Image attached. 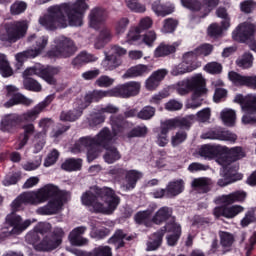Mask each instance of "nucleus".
<instances>
[{"instance_id":"50","label":"nucleus","mask_w":256,"mask_h":256,"mask_svg":"<svg viewBox=\"0 0 256 256\" xmlns=\"http://www.w3.org/2000/svg\"><path fill=\"white\" fill-rule=\"evenodd\" d=\"M220 245L224 248L231 247L235 243V236L232 233L227 231H219Z\"/></svg>"},{"instance_id":"13","label":"nucleus","mask_w":256,"mask_h":256,"mask_svg":"<svg viewBox=\"0 0 256 256\" xmlns=\"http://www.w3.org/2000/svg\"><path fill=\"white\" fill-rule=\"evenodd\" d=\"M116 97L120 99H129L130 97H137L141 93V82L130 81L124 84H119L114 87Z\"/></svg>"},{"instance_id":"23","label":"nucleus","mask_w":256,"mask_h":256,"mask_svg":"<svg viewBox=\"0 0 256 256\" xmlns=\"http://www.w3.org/2000/svg\"><path fill=\"white\" fill-rule=\"evenodd\" d=\"M227 149V147L221 145H204L199 149L198 153L204 159H213L214 157H219L222 153H227Z\"/></svg>"},{"instance_id":"25","label":"nucleus","mask_w":256,"mask_h":256,"mask_svg":"<svg viewBox=\"0 0 256 256\" xmlns=\"http://www.w3.org/2000/svg\"><path fill=\"white\" fill-rule=\"evenodd\" d=\"M164 233L167 231L168 233H172L167 236V243L170 247H174V245H177V242L179 241V238L181 237V225L172 222L166 224L165 228L162 229Z\"/></svg>"},{"instance_id":"11","label":"nucleus","mask_w":256,"mask_h":256,"mask_svg":"<svg viewBox=\"0 0 256 256\" xmlns=\"http://www.w3.org/2000/svg\"><path fill=\"white\" fill-rule=\"evenodd\" d=\"M27 21H17L9 24L6 28V34L0 36L1 41H8L9 43H16L19 39H23L27 35Z\"/></svg>"},{"instance_id":"7","label":"nucleus","mask_w":256,"mask_h":256,"mask_svg":"<svg viewBox=\"0 0 256 256\" xmlns=\"http://www.w3.org/2000/svg\"><path fill=\"white\" fill-rule=\"evenodd\" d=\"M234 103H239L244 112L241 118L242 125H256V94H238L234 98Z\"/></svg>"},{"instance_id":"34","label":"nucleus","mask_w":256,"mask_h":256,"mask_svg":"<svg viewBox=\"0 0 256 256\" xmlns=\"http://www.w3.org/2000/svg\"><path fill=\"white\" fill-rule=\"evenodd\" d=\"M179 45H180L179 42H174L173 44H166L162 42L154 50V57H167V55H171V53H175Z\"/></svg>"},{"instance_id":"41","label":"nucleus","mask_w":256,"mask_h":256,"mask_svg":"<svg viewBox=\"0 0 256 256\" xmlns=\"http://www.w3.org/2000/svg\"><path fill=\"white\" fill-rule=\"evenodd\" d=\"M19 122V116L16 114H8L2 117L1 120V130L11 131L12 127H15Z\"/></svg>"},{"instance_id":"15","label":"nucleus","mask_w":256,"mask_h":256,"mask_svg":"<svg viewBox=\"0 0 256 256\" xmlns=\"http://www.w3.org/2000/svg\"><path fill=\"white\" fill-rule=\"evenodd\" d=\"M6 91L7 96L10 97V99L4 104L5 107H13V105L19 104L29 107L35 103L33 99L27 98L20 94L15 86H6Z\"/></svg>"},{"instance_id":"44","label":"nucleus","mask_w":256,"mask_h":256,"mask_svg":"<svg viewBox=\"0 0 256 256\" xmlns=\"http://www.w3.org/2000/svg\"><path fill=\"white\" fill-rule=\"evenodd\" d=\"M0 73L2 77H11L13 75V69L9 64V60L7 59V55L0 53Z\"/></svg>"},{"instance_id":"17","label":"nucleus","mask_w":256,"mask_h":256,"mask_svg":"<svg viewBox=\"0 0 256 256\" xmlns=\"http://www.w3.org/2000/svg\"><path fill=\"white\" fill-rule=\"evenodd\" d=\"M255 31V25L249 22H244L233 30L232 39H234V41H239L240 43H245V41H249V39L253 37Z\"/></svg>"},{"instance_id":"58","label":"nucleus","mask_w":256,"mask_h":256,"mask_svg":"<svg viewBox=\"0 0 256 256\" xmlns=\"http://www.w3.org/2000/svg\"><path fill=\"white\" fill-rule=\"evenodd\" d=\"M126 5L134 13H145L147 11L145 5L139 3V0H126Z\"/></svg>"},{"instance_id":"22","label":"nucleus","mask_w":256,"mask_h":256,"mask_svg":"<svg viewBox=\"0 0 256 256\" xmlns=\"http://www.w3.org/2000/svg\"><path fill=\"white\" fill-rule=\"evenodd\" d=\"M28 43H35L34 49H30V51L34 57H38V55H41V53L45 51L47 45L49 44V37L31 34L28 36Z\"/></svg>"},{"instance_id":"33","label":"nucleus","mask_w":256,"mask_h":256,"mask_svg":"<svg viewBox=\"0 0 256 256\" xmlns=\"http://www.w3.org/2000/svg\"><path fill=\"white\" fill-rule=\"evenodd\" d=\"M211 185H213V181L207 177L194 178L191 182V187L201 193L211 191Z\"/></svg>"},{"instance_id":"48","label":"nucleus","mask_w":256,"mask_h":256,"mask_svg":"<svg viewBox=\"0 0 256 256\" xmlns=\"http://www.w3.org/2000/svg\"><path fill=\"white\" fill-rule=\"evenodd\" d=\"M233 175V170L229 169V167H222L221 170V177L218 180L219 187H226V185H230V183H233V180L231 179V176Z\"/></svg>"},{"instance_id":"37","label":"nucleus","mask_w":256,"mask_h":256,"mask_svg":"<svg viewBox=\"0 0 256 256\" xmlns=\"http://www.w3.org/2000/svg\"><path fill=\"white\" fill-rule=\"evenodd\" d=\"M220 117L226 127H235L237 122V112L231 108H225L221 111Z\"/></svg>"},{"instance_id":"5","label":"nucleus","mask_w":256,"mask_h":256,"mask_svg":"<svg viewBox=\"0 0 256 256\" xmlns=\"http://www.w3.org/2000/svg\"><path fill=\"white\" fill-rule=\"evenodd\" d=\"M64 237L65 231H63V228L56 227L50 235L45 236L42 240L41 236H38L35 232L27 233L25 240L33 246L35 251L49 253L61 246Z\"/></svg>"},{"instance_id":"38","label":"nucleus","mask_w":256,"mask_h":256,"mask_svg":"<svg viewBox=\"0 0 256 256\" xmlns=\"http://www.w3.org/2000/svg\"><path fill=\"white\" fill-rule=\"evenodd\" d=\"M139 179H141V173L135 170L129 171L122 185V189H124V191H131V189H135V185Z\"/></svg>"},{"instance_id":"64","label":"nucleus","mask_w":256,"mask_h":256,"mask_svg":"<svg viewBox=\"0 0 256 256\" xmlns=\"http://www.w3.org/2000/svg\"><path fill=\"white\" fill-rule=\"evenodd\" d=\"M142 43L147 45V47H153L155 41H157V33L155 31H148L143 37H142Z\"/></svg>"},{"instance_id":"28","label":"nucleus","mask_w":256,"mask_h":256,"mask_svg":"<svg viewBox=\"0 0 256 256\" xmlns=\"http://www.w3.org/2000/svg\"><path fill=\"white\" fill-rule=\"evenodd\" d=\"M105 58L101 65L105 71H115L117 67H121V58L111 54V52H104Z\"/></svg>"},{"instance_id":"1","label":"nucleus","mask_w":256,"mask_h":256,"mask_svg":"<svg viewBox=\"0 0 256 256\" xmlns=\"http://www.w3.org/2000/svg\"><path fill=\"white\" fill-rule=\"evenodd\" d=\"M122 121L118 118L111 119L112 131L113 134L109 131V129H102L99 134L95 138L91 137H83L80 138L73 148V153H79L81 151L87 150V159L89 163L91 161H95L99 154L101 153V148L106 149V153L104 155V161L109 165L115 163V161H119L121 159V154L117 151V148L111 147L112 143L115 141V135H117L118 131H121Z\"/></svg>"},{"instance_id":"53","label":"nucleus","mask_w":256,"mask_h":256,"mask_svg":"<svg viewBox=\"0 0 256 256\" xmlns=\"http://www.w3.org/2000/svg\"><path fill=\"white\" fill-rule=\"evenodd\" d=\"M129 19L127 17H121L115 22L114 29L116 31V35H123L127 31V27H129Z\"/></svg>"},{"instance_id":"63","label":"nucleus","mask_w":256,"mask_h":256,"mask_svg":"<svg viewBox=\"0 0 256 256\" xmlns=\"http://www.w3.org/2000/svg\"><path fill=\"white\" fill-rule=\"evenodd\" d=\"M27 9V3L23 1H16L10 7V13L12 15H21V13H25Z\"/></svg>"},{"instance_id":"3","label":"nucleus","mask_w":256,"mask_h":256,"mask_svg":"<svg viewBox=\"0 0 256 256\" xmlns=\"http://www.w3.org/2000/svg\"><path fill=\"white\" fill-rule=\"evenodd\" d=\"M81 201L82 205L89 207L94 213L113 215L121 203V198L111 188H100L83 193Z\"/></svg>"},{"instance_id":"32","label":"nucleus","mask_w":256,"mask_h":256,"mask_svg":"<svg viewBox=\"0 0 256 256\" xmlns=\"http://www.w3.org/2000/svg\"><path fill=\"white\" fill-rule=\"evenodd\" d=\"M185 189V182L183 179L174 180L166 186V197H177L181 195Z\"/></svg>"},{"instance_id":"29","label":"nucleus","mask_w":256,"mask_h":256,"mask_svg":"<svg viewBox=\"0 0 256 256\" xmlns=\"http://www.w3.org/2000/svg\"><path fill=\"white\" fill-rule=\"evenodd\" d=\"M105 19H107V13L101 9H94L89 16V25L92 29H100Z\"/></svg>"},{"instance_id":"20","label":"nucleus","mask_w":256,"mask_h":256,"mask_svg":"<svg viewBox=\"0 0 256 256\" xmlns=\"http://www.w3.org/2000/svg\"><path fill=\"white\" fill-rule=\"evenodd\" d=\"M229 80L236 86L250 87V89H256V75L254 76H243L235 71L228 73Z\"/></svg>"},{"instance_id":"26","label":"nucleus","mask_w":256,"mask_h":256,"mask_svg":"<svg viewBox=\"0 0 256 256\" xmlns=\"http://www.w3.org/2000/svg\"><path fill=\"white\" fill-rule=\"evenodd\" d=\"M151 72L149 66L145 64H139L129 68L126 73L123 74L124 79H135V77H143V75H147Z\"/></svg>"},{"instance_id":"51","label":"nucleus","mask_w":256,"mask_h":256,"mask_svg":"<svg viewBox=\"0 0 256 256\" xmlns=\"http://www.w3.org/2000/svg\"><path fill=\"white\" fill-rule=\"evenodd\" d=\"M199 54H197V51H190V52H186L184 55H183V62L186 64V65H192V67H194V70L201 67V64L200 63H197L195 61H197V56Z\"/></svg>"},{"instance_id":"14","label":"nucleus","mask_w":256,"mask_h":256,"mask_svg":"<svg viewBox=\"0 0 256 256\" xmlns=\"http://www.w3.org/2000/svg\"><path fill=\"white\" fill-rule=\"evenodd\" d=\"M246 153L245 150L239 146L233 147L228 150V154L217 158V164L221 165V167H228L229 169L233 170V163L235 161H239L245 157Z\"/></svg>"},{"instance_id":"55","label":"nucleus","mask_w":256,"mask_h":256,"mask_svg":"<svg viewBox=\"0 0 256 256\" xmlns=\"http://www.w3.org/2000/svg\"><path fill=\"white\" fill-rule=\"evenodd\" d=\"M123 239H125V233H123L121 230H117L115 234L109 239V243L115 245L116 249H121V247L125 245Z\"/></svg>"},{"instance_id":"62","label":"nucleus","mask_w":256,"mask_h":256,"mask_svg":"<svg viewBox=\"0 0 256 256\" xmlns=\"http://www.w3.org/2000/svg\"><path fill=\"white\" fill-rule=\"evenodd\" d=\"M204 71L210 73L211 75H219L223 71V66L218 62H210L205 65Z\"/></svg>"},{"instance_id":"18","label":"nucleus","mask_w":256,"mask_h":256,"mask_svg":"<svg viewBox=\"0 0 256 256\" xmlns=\"http://www.w3.org/2000/svg\"><path fill=\"white\" fill-rule=\"evenodd\" d=\"M89 107V102L83 101V99H78L74 102V109L62 112L60 114L61 121H77L79 117L83 115V110Z\"/></svg>"},{"instance_id":"35","label":"nucleus","mask_w":256,"mask_h":256,"mask_svg":"<svg viewBox=\"0 0 256 256\" xmlns=\"http://www.w3.org/2000/svg\"><path fill=\"white\" fill-rule=\"evenodd\" d=\"M172 216L173 209L163 206L152 217V223H155V225H161V223H165V221L171 219Z\"/></svg>"},{"instance_id":"40","label":"nucleus","mask_w":256,"mask_h":256,"mask_svg":"<svg viewBox=\"0 0 256 256\" xmlns=\"http://www.w3.org/2000/svg\"><path fill=\"white\" fill-rule=\"evenodd\" d=\"M113 36L111 35V30L107 27H103L100 31L99 37L96 39V42L94 44V47L96 49H103L105 47L106 43H109L111 41V38Z\"/></svg>"},{"instance_id":"54","label":"nucleus","mask_w":256,"mask_h":256,"mask_svg":"<svg viewBox=\"0 0 256 256\" xmlns=\"http://www.w3.org/2000/svg\"><path fill=\"white\" fill-rule=\"evenodd\" d=\"M155 107L145 106L142 110L137 113V118L143 121H149L152 117H155Z\"/></svg>"},{"instance_id":"24","label":"nucleus","mask_w":256,"mask_h":256,"mask_svg":"<svg viewBox=\"0 0 256 256\" xmlns=\"http://www.w3.org/2000/svg\"><path fill=\"white\" fill-rule=\"evenodd\" d=\"M86 231L87 227L85 226L74 228L69 234L70 243L72 245H76V247H83V245H87L89 243V240L81 236L85 235Z\"/></svg>"},{"instance_id":"45","label":"nucleus","mask_w":256,"mask_h":256,"mask_svg":"<svg viewBox=\"0 0 256 256\" xmlns=\"http://www.w3.org/2000/svg\"><path fill=\"white\" fill-rule=\"evenodd\" d=\"M236 65L241 69H251L253 67V54L244 53L236 60Z\"/></svg>"},{"instance_id":"61","label":"nucleus","mask_w":256,"mask_h":256,"mask_svg":"<svg viewBox=\"0 0 256 256\" xmlns=\"http://www.w3.org/2000/svg\"><path fill=\"white\" fill-rule=\"evenodd\" d=\"M51 231V224L47 222H41L38 225L35 226V228L28 232V233H36L38 237L39 235H45L46 233H49Z\"/></svg>"},{"instance_id":"36","label":"nucleus","mask_w":256,"mask_h":256,"mask_svg":"<svg viewBox=\"0 0 256 256\" xmlns=\"http://www.w3.org/2000/svg\"><path fill=\"white\" fill-rule=\"evenodd\" d=\"M71 253H74L76 256H112L111 247L109 246H99L94 248L93 251L87 255L81 250H71Z\"/></svg>"},{"instance_id":"42","label":"nucleus","mask_w":256,"mask_h":256,"mask_svg":"<svg viewBox=\"0 0 256 256\" xmlns=\"http://www.w3.org/2000/svg\"><path fill=\"white\" fill-rule=\"evenodd\" d=\"M155 209H148L145 211L138 212L135 215V221L139 225H146V227H149L151 225V221H153V218L151 219V215H153V212Z\"/></svg>"},{"instance_id":"10","label":"nucleus","mask_w":256,"mask_h":256,"mask_svg":"<svg viewBox=\"0 0 256 256\" xmlns=\"http://www.w3.org/2000/svg\"><path fill=\"white\" fill-rule=\"evenodd\" d=\"M48 203L36 210L38 215H56L58 211L63 209L64 203L69 199L67 192L60 191L57 187V193L52 195Z\"/></svg>"},{"instance_id":"2","label":"nucleus","mask_w":256,"mask_h":256,"mask_svg":"<svg viewBox=\"0 0 256 256\" xmlns=\"http://www.w3.org/2000/svg\"><path fill=\"white\" fill-rule=\"evenodd\" d=\"M87 9H89V6L85 3V0L50 6L48 14L40 17L39 23L50 31L65 29L68 25L81 27L83 25V15H85Z\"/></svg>"},{"instance_id":"12","label":"nucleus","mask_w":256,"mask_h":256,"mask_svg":"<svg viewBox=\"0 0 256 256\" xmlns=\"http://www.w3.org/2000/svg\"><path fill=\"white\" fill-rule=\"evenodd\" d=\"M53 99H55L54 95H48L42 102L38 103L32 109L24 112L21 116H19V121L33 123V121H36L39 115L43 113V110L51 105Z\"/></svg>"},{"instance_id":"19","label":"nucleus","mask_w":256,"mask_h":256,"mask_svg":"<svg viewBox=\"0 0 256 256\" xmlns=\"http://www.w3.org/2000/svg\"><path fill=\"white\" fill-rule=\"evenodd\" d=\"M243 211H245V208L241 205L221 206L214 208L213 215L217 218L225 217V219H235Z\"/></svg>"},{"instance_id":"16","label":"nucleus","mask_w":256,"mask_h":256,"mask_svg":"<svg viewBox=\"0 0 256 256\" xmlns=\"http://www.w3.org/2000/svg\"><path fill=\"white\" fill-rule=\"evenodd\" d=\"M6 223L10 226L8 235H21V233H23V231L33 223V221L29 219L23 221L21 216L10 214L6 217Z\"/></svg>"},{"instance_id":"60","label":"nucleus","mask_w":256,"mask_h":256,"mask_svg":"<svg viewBox=\"0 0 256 256\" xmlns=\"http://www.w3.org/2000/svg\"><path fill=\"white\" fill-rule=\"evenodd\" d=\"M187 140V132L183 130H179L175 135L171 137V145L173 147H177L184 143Z\"/></svg>"},{"instance_id":"43","label":"nucleus","mask_w":256,"mask_h":256,"mask_svg":"<svg viewBox=\"0 0 256 256\" xmlns=\"http://www.w3.org/2000/svg\"><path fill=\"white\" fill-rule=\"evenodd\" d=\"M191 71H195V66L188 65L184 61L174 66L171 75L174 77H179V75H185V73H191Z\"/></svg>"},{"instance_id":"52","label":"nucleus","mask_w":256,"mask_h":256,"mask_svg":"<svg viewBox=\"0 0 256 256\" xmlns=\"http://www.w3.org/2000/svg\"><path fill=\"white\" fill-rule=\"evenodd\" d=\"M176 127H181V122L177 118L169 119L161 123V131L163 134L169 133L172 129H176Z\"/></svg>"},{"instance_id":"6","label":"nucleus","mask_w":256,"mask_h":256,"mask_svg":"<svg viewBox=\"0 0 256 256\" xmlns=\"http://www.w3.org/2000/svg\"><path fill=\"white\" fill-rule=\"evenodd\" d=\"M56 193L57 186L53 184H47L36 191L24 192L12 202V209L17 211L22 205H41V203L49 201V198L56 195Z\"/></svg>"},{"instance_id":"21","label":"nucleus","mask_w":256,"mask_h":256,"mask_svg":"<svg viewBox=\"0 0 256 256\" xmlns=\"http://www.w3.org/2000/svg\"><path fill=\"white\" fill-rule=\"evenodd\" d=\"M169 71L167 69L162 68L154 71L146 80H145V89L147 91H155L159 85H161V81L167 77Z\"/></svg>"},{"instance_id":"39","label":"nucleus","mask_w":256,"mask_h":256,"mask_svg":"<svg viewBox=\"0 0 256 256\" xmlns=\"http://www.w3.org/2000/svg\"><path fill=\"white\" fill-rule=\"evenodd\" d=\"M152 11H154L155 15L158 17H167V15H171V13L175 11V6L163 5L161 4V1H155L152 4Z\"/></svg>"},{"instance_id":"46","label":"nucleus","mask_w":256,"mask_h":256,"mask_svg":"<svg viewBox=\"0 0 256 256\" xmlns=\"http://www.w3.org/2000/svg\"><path fill=\"white\" fill-rule=\"evenodd\" d=\"M245 197H247V194L245 192H234L229 195H224L221 197L222 203H227L228 205H231V203H236L245 201Z\"/></svg>"},{"instance_id":"56","label":"nucleus","mask_w":256,"mask_h":256,"mask_svg":"<svg viewBox=\"0 0 256 256\" xmlns=\"http://www.w3.org/2000/svg\"><path fill=\"white\" fill-rule=\"evenodd\" d=\"M177 25H179V21L174 18H167L163 22V27H162V33H173L175 29H177Z\"/></svg>"},{"instance_id":"27","label":"nucleus","mask_w":256,"mask_h":256,"mask_svg":"<svg viewBox=\"0 0 256 256\" xmlns=\"http://www.w3.org/2000/svg\"><path fill=\"white\" fill-rule=\"evenodd\" d=\"M105 97H116L115 88L109 90H94L92 94H88L82 100L84 103H91V101H100V99H105Z\"/></svg>"},{"instance_id":"31","label":"nucleus","mask_w":256,"mask_h":256,"mask_svg":"<svg viewBox=\"0 0 256 256\" xmlns=\"http://www.w3.org/2000/svg\"><path fill=\"white\" fill-rule=\"evenodd\" d=\"M164 236L165 230L163 229L152 234L146 243V251H157V249H159V247H161V244L163 243Z\"/></svg>"},{"instance_id":"30","label":"nucleus","mask_w":256,"mask_h":256,"mask_svg":"<svg viewBox=\"0 0 256 256\" xmlns=\"http://www.w3.org/2000/svg\"><path fill=\"white\" fill-rule=\"evenodd\" d=\"M97 59V56L83 51L72 60L71 65L74 69H79L80 67H83V65H86V63H94Z\"/></svg>"},{"instance_id":"59","label":"nucleus","mask_w":256,"mask_h":256,"mask_svg":"<svg viewBox=\"0 0 256 256\" xmlns=\"http://www.w3.org/2000/svg\"><path fill=\"white\" fill-rule=\"evenodd\" d=\"M24 87L28 91H34L36 93H39L43 89L41 84L32 78H24Z\"/></svg>"},{"instance_id":"4","label":"nucleus","mask_w":256,"mask_h":256,"mask_svg":"<svg viewBox=\"0 0 256 256\" xmlns=\"http://www.w3.org/2000/svg\"><path fill=\"white\" fill-rule=\"evenodd\" d=\"M174 89L178 95H189L191 91H194L191 101L185 105L186 109H199L203 105V95H207L208 92L203 74H195L178 81L174 85Z\"/></svg>"},{"instance_id":"47","label":"nucleus","mask_w":256,"mask_h":256,"mask_svg":"<svg viewBox=\"0 0 256 256\" xmlns=\"http://www.w3.org/2000/svg\"><path fill=\"white\" fill-rule=\"evenodd\" d=\"M141 33V30L137 27L130 28L126 35V43H128V45H135V43H139V41L142 40Z\"/></svg>"},{"instance_id":"9","label":"nucleus","mask_w":256,"mask_h":256,"mask_svg":"<svg viewBox=\"0 0 256 256\" xmlns=\"http://www.w3.org/2000/svg\"><path fill=\"white\" fill-rule=\"evenodd\" d=\"M61 73V68L59 67H53V66H42L41 64H38L34 67L28 68L24 71L23 76L25 79H29L31 75H37L43 81L48 83V85H55L57 83V80L55 79V75H59Z\"/></svg>"},{"instance_id":"49","label":"nucleus","mask_w":256,"mask_h":256,"mask_svg":"<svg viewBox=\"0 0 256 256\" xmlns=\"http://www.w3.org/2000/svg\"><path fill=\"white\" fill-rule=\"evenodd\" d=\"M83 165L81 159H68L62 164L64 171H79Z\"/></svg>"},{"instance_id":"8","label":"nucleus","mask_w":256,"mask_h":256,"mask_svg":"<svg viewBox=\"0 0 256 256\" xmlns=\"http://www.w3.org/2000/svg\"><path fill=\"white\" fill-rule=\"evenodd\" d=\"M77 53L75 42L65 36H59L54 39L51 50L48 51V57L56 59H69Z\"/></svg>"},{"instance_id":"57","label":"nucleus","mask_w":256,"mask_h":256,"mask_svg":"<svg viewBox=\"0 0 256 256\" xmlns=\"http://www.w3.org/2000/svg\"><path fill=\"white\" fill-rule=\"evenodd\" d=\"M251 223H256V215L254 209L246 211L244 217L240 221L241 227H249Z\"/></svg>"}]
</instances>
